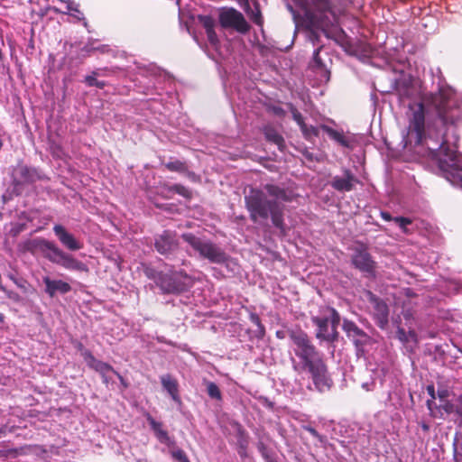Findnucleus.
I'll use <instances>...</instances> for the list:
<instances>
[{
  "instance_id": "f257e3e1",
  "label": "nucleus",
  "mask_w": 462,
  "mask_h": 462,
  "mask_svg": "<svg viewBox=\"0 0 462 462\" xmlns=\"http://www.w3.org/2000/svg\"><path fill=\"white\" fill-rule=\"evenodd\" d=\"M408 138L417 151L446 170L457 166V154L446 135L462 125V107L456 91L448 85L425 93L421 101L409 106Z\"/></svg>"
},
{
  "instance_id": "f03ea898",
  "label": "nucleus",
  "mask_w": 462,
  "mask_h": 462,
  "mask_svg": "<svg viewBox=\"0 0 462 462\" xmlns=\"http://www.w3.org/2000/svg\"><path fill=\"white\" fill-rule=\"evenodd\" d=\"M245 208L249 212L250 219L256 223L259 219L266 220L271 217L273 225L282 235L286 234L283 221V208L275 200L267 199L263 190L252 189L245 197Z\"/></svg>"
},
{
  "instance_id": "7ed1b4c3",
  "label": "nucleus",
  "mask_w": 462,
  "mask_h": 462,
  "mask_svg": "<svg viewBox=\"0 0 462 462\" xmlns=\"http://www.w3.org/2000/svg\"><path fill=\"white\" fill-rule=\"evenodd\" d=\"M290 338L292 342V350L297 357V360L292 359L296 371L304 372L322 360L306 333L300 330L291 331Z\"/></svg>"
},
{
  "instance_id": "20e7f679",
  "label": "nucleus",
  "mask_w": 462,
  "mask_h": 462,
  "mask_svg": "<svg viewBox=\"0 0 462 462\" xmlns=\"http://www.w3.org/2000/svg\"><path fill=\"white\" fill-rule=\"evenodd\" d=\"M145 275L154 280L156 284L165 293H180L191 288L194 280L183 273H162L149 266L144 267Z\"/></svg>"
},
{
  "instance_id": "39448f33",
  "label": "nucleus",
  "mask_w": 462,
  "mask_h": 462,
  "mask_svg": "<svg viewBox=\"0 0 462 462\" xmlns=\"http://www.w3.org/2000/svg\"><path fill=\"white\" fill-rule=\"evenodd\" d=\"M341 0H311V5L304 12L309 25L314 29L321 30L327 37V28L331 24L328 14L335 16L334 8Z\"/></svg>"
},
{
  "instance_id": "423d86ee",
  "label": "nucleus",
  "mask_w": 462,
  "mask_h": 462,
  "mask_svg": "<svg viewBox=\"0 0 462 462\" xmlns=\"http://www.w3.org/2000/svg\"><path fill=\"white\" fill-rule=\"evenodd\" d=\"M24 251L30 252L34 257H43L50 260L60 258L69 260L63 252L53 243L42 238H35L24 243Z\"/></svg>"
},
{
  "instance_id": "0eeeda50",
  "label": "nucleus",
  "mask_w": 462,
  "mask_h": 462,
  "mask_svg": "<svg viewBox=\"0 0 462 462\" xmlns=\"http://www.w3.org/2000/svg\"><path fill=\"white\" fill-rule=\"evenodd\" d=\"M200 256L208 260H224L222 250L215 244L208 240H202L191 233H185L181 236Z\"/></svg>"
},
{
  "instance_id": "6e6552de",
  "label": "nucleus",
  "mask_w": 462,
  "mask_h": 462,
  "mask_svg": "<svg viewBox=\"0 0 462 462\" xmlns=\"http://www.w3.org/2000/svg\"><path fill=\"white\" fill-rule=\"evenodd\" d=\"M218 20L223 28H232L242 34L247 33L251 29L243 14L233 7L222 8Z\"/></svg>"
},
{
  "instance_id": "1a4fd4ad",
  "label": "nucleus",
  "mask_w": 462,
  "mask_h": 462,
  "mask_svg": "<svg viewBox=\"0 0 462 462\" xmlns=\"http://www.w3.org/2000/svg\"><path fill=\"white\" fill-rule=\"evenodd\" d=\"M314 324L318 327L317 337L327 341H334L337 338V327L339 323V316L335 310H330L329 317H314Z\"/></svg>"
},
{
  "instance_id": "9d476101",
  "label": "nucleus",
  "mask_w": 462,
  "mask_h": 462,
  "mask_svg": "<svg viewBox=\"0 0 462 462\" xmlns=\"http://www.w3.org/2000/svg\"><path fill=\"white\" fill-rule=\"evenodd\" d=\"M84 359L90 368L96 370L101 374L105 383H109V382L112 380V374H116L124 383L123 377L118 373H116L111 365L96 359L89 352L87 351L84 353Z\"/></svg>"
},
{
  "instance_id": "9b49d317",
  "label": "nucleus",
  "mask_w": 462,
  "mask_h": 462,
  "mask_svg": "<svg viewBox=\"0 0 462 462\" xmlns=\"http://www.w3.org/2000/svg\"><path fill=\"white\" fill-rule=\"evenodd\" d=\"M306 371L311 374L313 383L319 392H324L330 388L332 381L328 375L326 365L322 360Z\"/></svg>"
},
{
  "instance_id": "f8f14e48",
  "label": "nucleus",
  "mask_w": 462,
  "mask_h": 462,
  "mask_svg": "<svg viewBox=\"0 0 462 462\" xmlns=\"http://www.w3.org/2000/svg\"><path fill=\"white\" fill-rule=\"evenodd\" d=\"M369 301L372 305V312L376 320L377 325L381 328H384L388 324L389 310L385 302L380 300L373 293L368 291L366 293Z\"/></svg>"
},
{
  "instance_id": "ddd939ff",
  "label": "nucleus",
  "mask_w": 462,
  "mask_h": 462,
  "mask_svg": "<svg viewBox=\"0 0 462 462\" xmlns=\"http://www.w3.org/2000/svg\"><path fill=\"white\" fill-rule=\"evenodd\" d=\"M359 183L358 179L351 172L350 170H344V176L333 177L330 185L340 192H348L354 189L355 185Z\"/></svg>"
},
{
  "instance_id": "4468645a",
  "label": "nucleus",
  "mask_w": 462,
  "mask_h": 462,
  "mask_svg": "<svg viewBox=\"0 0 462 462\" xmlns=\"http://www.w3.org/2000/svg\"><path fill=\"white\" fill-rule=\"evenodd\" d=\"M263 189L273 198L272 200H275L278 204L279 202H291L297 198L291 189L282 188L275 184H265Z\"/></svg>"
},
{
  "instance_id": "2eb2a0df",
  "label": "nucleus",
  "mask_w": 462,
  "mask_h": 462,
  "mask_svg": "<svg viewBox=\"0 0 462 462\" xmlns=\"http://www.w3.org/2000/svg\"><path fill=\"white\" fill-rule=\"evenodd\" d=\"M154 246L162 254L174 251L178 247L176 234L170 230L163 231L162 234L156 238Z\"/></svg>"
},
{
  "instance_id": "dca6fc26",
  "label": "nucleus",
  "mask_w": 462,
  "mask_h": 462,
  "mask_svg": "<svg viewBox=\"0 0 462 462\" xmlns=\"http://www.w3.org/2000/svg\"><path fill=\"white\" fill-rule=\"evenodd\" d=\"M53 232L60 242L69 250L77 251L82 247L80 241L76 239L72 234L69 233L63 226L55 225L53 226Z\"/></svg>"
},
{
  "instance_id": "f3484780",
  "label": "nucleus",
  "mask_w": 462,
  "mask_h": 462,
  "mask_svg": "<svg viewBox=\"0 0 462 462\" xmlns=\"http://www.w3.org/2000/svg\"><path fill=\"white\" fill-rule=\"evenodd\" d=\"M42 281L45 284V292L51 298H53L58 294H65L71 290V286L62 280L51 279L49 276H44Z\"/></svg>"
},
{
  "instance_id": "a211bd4d",
  "label": "nucleus",
  "mask_w": 462,
  "mask_h": 462,
  "mask_svg": "<svg viewBox=\"0 0 462 462\" xmlns=\"http://www.w3.org/2000/svg\"><path fill=\"white\" fill-rule=\"evenodd\" d=\"M343 328L346 331L347 337L358 348L365 344L368 340V336L352 321L346 320L343 324Z\"/></svg>"
},
{
  "instance_id": "6ab92c4d",
  "label": "nucleus",
  "mask_w": 462,
  "mask_h": 462,
  "mask_svg": "<svg viewBox=\"0 0 462 462\" xmlns=\"http://www.w3.org/2000/svg\"><path fill=\"white\" fill-rule=\"evenodd\" d=\"M18 171L21 179L25 183H34L37 180H48V178L36 168L23 165L19 167Z\"/></svg>"
},
{
  "instance_id": "aec40b11",
  "label": "nucleus",
  "mask_w": 462,
  "mask_h": 462,
  "mask_svg": "<svg viewBox=\"0 0 462 462\" xmlns=\"http://www.w3.org/2000/svg\"><path fill=\"white\" fill-rule=\"evenodd\" d=\"M161 383L163 389L169 393L171 399L180 404L181 401L179 395V384L177 380L171 374H163L161 376Z\"/></svg>"
},
{
  "instance_id": "412c9836",
  "label": "nucleus",
  "mask_w": 462,
  "mask_h": 462,
  "mask_svg": "<svg viewBox=\"0 0 462 462\" xmlns=\"http://www.w3.org/2000/svg\"><path fill=\"white\" fill-rule=\"evenodd\" d=\"M147 420L157 439L161 443L168 447L174 446V440L168 435L167 431L162 429V424L161 422L156 421L152 416H148Z\"/></svg>"
},
{
  "instance_id": "4be33fe9",
  "label": "nucleus",
  "mask_w": 462,
  "mask_h": 462,
  "mask_svg": "<svg viewBox=\"0 0 462 462\" xmlns=\"http://www.w3.org/2000/svg\"><path fill=\"white\" fill-rule=\"evenodd\" d=\"M263 133L265 139L278 146L281 152H283L286 148L285 140L283 136L273 125H265L263 128Z\"/></svg>"
},
{
  "instance_id": "5701e85b",
  "label": "nucleus",
  "mask_w": 462,
  "mask_h": 462,
  "mask_svg": "<svg viewBox=\"0 0 462 462\" xmlns=\"http://www.w3.org/2000/svg\"><path fill=\"white\" fill-rule=\"evenodd\" d=\"M49 0H29V3L32 5L31 14L32 18L37 15L40 19H42L48 14L50 10H53L55 13H60L57 7H51L48 4Z\"/></svg>"
},
{
  "instance_id": "b1692460",
  "label": "nucleus",
  "mask_w": 462,
  "mask_h": 462,
  "mask_svg": "<svg viewBox=\"0 0 462 462\" xmlns=\"http://www.w3.org/2000/svg\"><path fill=\"white\" fill-rule=\"evenodd\" d=\"M320 128L334 141L338 143L341 146L352 148L351 142L343 133L338 132L327 125H320Z\"/></svg>"
},
{
  "instance_id": "393cba45",
  "label": "nucleus",
  "mask_w": 462,
  "mask_h": 462,
  "mask_svg": "<svg viewBox=\"0 0 462 462\" xmlns=\"http://www.w3.org/2000/svg\"><path fill=\"white\" fill-rule=\"evenodd\" d=\"M164 166L170 171L187 174L190 179L195 177V173L189 171V166L186 162L175 160L165 163Z\"/></svg>"
},
{
  "instance_id": "a878e982",
  "label": "nucleus",
  "mask_w": 462,
  "mask_h": 462,
  "mask_svg": "<svg viewBox=\"0 0 462 462\" xmlns=\"http://www.w3.org/2000/svg\"><path fill=\"white\" fill-rule=\"evenodd\" d=\"M441 408L448 414H456L462 418V394L451 402H446Z\"/></svg>"
},
{
  "instance_id": "bb28decb",
  "label": "nucleus",
  "mask_w": 462,
  "mask_h": 462,
  "mask_svg": "<svg viewBox=\"0 0 462 462\" xmlns=\"http://www.w3.org/2000/svg\"><path fill=\"white\" fill-rule=\"evenodd\" d=\"M397 337L402 343L411 347L418 344L417 334L412 330L406 332L403 328H399L397 330Z\"/></svg>"
},
{
  "instance_id": "cd10ccee",
  "label": "nucleus",
  "mask_w": 462,
  "mask_h": 462,
  "mask_svg": "<svg viewBox=\"0 0 462 462\" xmlns=\"http://www.w3.org/2000/svg\"><path fill=\"white\" fill-rule=\"evenodd\" d=\"M403 295L406 297L407 300H403L402 302V314L406 319H410L412 316V313L410 309V305L411 303L417 304V301L414 300L417 296L413 292V291L410 288H406L403 290Z\"/></svg>"
},
{
  "instance_id": "c85d7f7f",
  "label": "nucleus",
  "mask_w": 462,
  "mask_h": 462,
  "mask_svg": "<svg viewBox=\"0 0 462 462\" xmlns=\"http://www.w3.org/2000/svg\"><path fill=\"white\" fill-rule=\"evenodd\" d=\"M243 9L254 23L258 26H262L263 24V18L260 10V5L257 2L254 3V9H252L250 5L249 8Z\"/></svg>"
},
{
  "instance_id": "c756f323",
  "label": "nucleus",
  "mask_w": 462,
  "mask_h": 462,
  "mask_svg": "<svg viewBox=\"0 0 462 462\" xmlns=\"http://www.w3.org/2000/svg\"><path fill=\"white\" fill-rule=\"evenodd\" d=\"M165 189L170 192L179 194L188 200L192 199V191L182 184L165 185Z\"/></svg>"
},
{
  "instance_id": "7c9ffc66",
  "label": "nucleus",
  "mask_w": 462,
  "mask_h": 462,
  "mask_svg": "<svg viewBox=\"0 0 462 462\" xmlns=\"http://www.w3.org/2000/svg\"><path fill=\"white\" fill-rule=\"evenodd\" d=\"M301 133L306 139H311L313 136L318 137L319 134V129L313 125H308L304 123L300 127Z\"/></svg>"
},
{
  "instance_id": "2f4dec72",
  "label": "nucleus",
  "mask_w": 462,
  "mask_h": 462,
  "mask_svg": "<svg viewBox=\"0 0 462 462\" xmlns=\"http://www.w3.org/2000/svg\"><path fill=\"white\" fill-rule=\"evenodd\" d=\"M198 21L202 24L206 32L215 29L216 23L214 18L210 15L199 14L198 15Z\"/></svg>"
},
{
  "instance_id": "473e14b6",
  "label": "nucleus",
  "mask_w": 462,
  "mask_h": 462,
  "mask_svg": "<svg viewBox=\"0 0 462 462\" xmlns=\"http://www.w3.org/2000/svg\"><path fill=\"white\" fill-rule=\"evenodd\" d=\"M171 448L170 453L173 459L179 461V462H188L189 458L185 452L177 448L175 445L173 447H169Z\"/></svg>"
},
{
  "instance_id": "72a5a7b5",
  "label": "nucleus",
  "mask_w": 462,
  "mask_h": 462,
  "mask_svg": "<svg viewBox=\"0 0 462 462\" xmlns=\"http://www.w3.org/2000/svg\"><path fill=\"white\" fill-rule=\"evenodd\" d=\"M207 391L210 398L221 400L222 395L218 386L213 382L207 383Z\"/></svg>"
},
{
  "instance_id": "f704fd0d",
  "label": "nucleus",
  "mask_w": 462,
  "mask_h": 462,
  "mask_svg": "<svg viewBox=\"0 0 462 462\" xmlns=\"http://www.w3.org/2000/svg\"><path fill=\"white\" fill-rule=\"evenodd\" d=\"M97 72H92L91 75H88L85 78V83L89 87H97V88H104L106 83L104 81H99L96 79Z\"/></svg>"
},
{
  "instance_id": "c9c22d12",
  "label": "nucleus",
  "mask_w": 462,
  "mask_h": 462,
  "mask_svg": "<svg viewBox=\"0 0 462 462\" xmlns=\"http://www.w3.org/2000/svg\"><path fill=\"white\" fill-rule=\"evenodd\" d=\"M287 106L289 107L290 112L291 113L293 120L300 127L305 123L302 115L299 112V110L292 103H287Z\"/></svg>"
},
{
  "instance_id": "e433bc0d",
  "label": "nucleus",
  "mask_w": 462,
  "mask_h": 462,
  "mask_svg": "<svg viewBox=\"0 0 462 462\" xmlns=\"http://www.w3.org/2000/svg\"><path fill=\"white\" fill-rule=\"evenodd\" d=\"M394 222L404 233H407V226L411 225L412 223V220L409 217H394Z\"/></svg>"
},
{
  "instance_id": "4c0bfd02",
  "label": "nucleus",
  "mask_w": 462,
  "mask_h": 462,
  "mask_svg": "<svg viewBox=\"0 0 462 462\" xmlns=\"http://www.w3.org/2000/svg\"><path fill=\"white\" fill-rule=\"evenodd\" d=\"M62 265L67 269H76L86 271L87 267L83 262H61Z\"/></svg>"
},
{
  "instance_id": "58836bf2",
  "label": "nucleus",
  "mask_w": 462,
  "mask_h": 462,
  "mask_svg": "<svg viewBox=\"0 0 462 462\" xmlns=\"http://www.w3.org/2000/svg\"><path fill=\"white\" fill-rule=\"evenodd\" d=\"M206 33H207L208 41L209 42V43L212 46L217 47L219 44V40L215 32V29H213L211 31H208V32H206Z\"/></svg>"
},
{
  "instance_id": "ea45409f",
  "label": "nucleus",
  "mask_w": 462,
  "mask_h": 462,
  "mask_svg": "<svg viewBox=\"0 0 462 462\" xmlns=\"http://www.w3.org/2000/svg\"><path fill=\"white\" fill-rule=\"evenodd\" d=\"M462 291V286L457 282H449L448 283L447 293H455Z\"/></svg>"
},
{
  "instance_id": "a19ab883",
  "label": "nucleus",
  "mask_w": 462,
  "mask_h": 462,
  "mask_svg": "<svg viewBox=\"0 0 462 462\" xmlns=\"http://www.w3.org/2000/svg\"><path fill=\"white\" fill-rule=\"evenodd\" d=\"M321 48H322L321 46L319 47L318 49L315 50V51L313 53V60L316 63V65L319 68L324 66L323 61H322L321 58L319 57V52H320Z\"/></svg>"
},
{
  "instance_id": "79ce46f5",
  "label": "nucleus",
  "mask_w": 462,
  "mask_h": 462,
  "mask_svg": "<svg viewBox=\"0 0 462 462\" xmlns=\"http://www.w3.org/2000/svg\"><path fill=\"white\" fill-rule=\"evenodd\" d=\"M272 111L278 116H284L286 115L285 110L281 106H273Z\"/></svg>"
},
{
  "instance_id": "37998d69",
  "label": "nucleus",
  "mask_w": 462,
  "mask_h": 462,
  "mask_svg": "<svg viewBox=\"0 0 462 462\" xmlns=\"http://www.w3.org/2000/svg\"><path fill=\"white\" fill-rule=\"evenodd\" d=\"M381 217L385 221H394V217H393L392 215L387 211H382Z\"/></svg>"
},
{
  "instance_id": "c03bdc74",
  "label": "nucleus",
  "mask_w": 462,
  "mask_h": 462,
  "mask_svg": "<svg viewBox=\"0 0 462 462\" xmlns=\"http://www.w3.org/2000/svg\"><path fill=\"white\" fill-rule=\"evenodd\" d=\"M251 319H252V321L257 325L262 330H263V328L261 327V324H260V319L259 318L256 316V315H252L251 316Z\"/></svg>"
},
{
  "instance_id": "a18cd8bd",
  "label": "nucleus",
  "mask_w": 462,
  "mask_h": 462,
  "mask_svg": "<svg viewBox=\"0 0 462 462\" xmlns=\"http://www.w3.org/2000/svg\"><path fill=\"white\" fill-rule=\"evenodd\" d=\"M307 430H308V431H309L312 436H314V437H316V438H319V435L318 431H317L315 429H313V428H311V427H309V428H307Z\"/></svg>"
},
{
  "instance_id": "49530a36",
  "label": "nucleus",
  "mask_w": 462,
  "mask_h": 462,
  "mask_svg": "<svg viewBox=\"0 0 462 462\" xmlns=\"http://www.w3.org/2000/svg\"><path fill=\"white\" fill-rule=\"evenodd\" d=\"M356 265V267L357 268H360L362 269L363 268V265H365V263H367L368 262H362V261H359V262H353Z\"/></svg>"
},
{
  "instance_id": "de8ad7c7",
  "label": "nucleus",
  "mask_w": 462,
  "mask_h": 462,
  "mask_svg": "<svg viewBox=\"0 0 462 462\" xmlns=\"http://www.w3.org/2000/svg\"><path fill=\"white\" fill-rule=\"evenodd\" d=\"M420 426L426 432L430 430V426L426 422H420Z\"/></svg>"
},
{
  "instance_id": "09e8293b",
  "label": "nucleus",
  "mask_w": 462,
  "mask_h": 462,
  "mask_svg": "<svg viewBox=\"0 0 462 462\" xmlns=\"http://www.w3.org/2000/svg\"><path fill=\"white\" fill-rule=\"evenodd\" d=\"M303 154L306 157V159H308L310 161H313L314 160L313 154L311 152H306Z\"/></svg>"
},
{
  "instance_id": "8fccbe9b",
  "label": "nucleus",
  "mask_w": 462,
  "mask_h": 462,
  "mask_svg": "<svg viewBox=\"0 0 462 462\" xmlns=\"http://www.w3.org/2000/svg\"><path fill=\"white\" fill-rule=\"evenodd\" d=\"M457 180L462 188V170L457 172Z\"/></svg>"
},
{
  "instance_id": "3c124183",
  "label": "nucleus",
  "mask_w": 462,
  "mask_h": 462,
  "mask_svg": "<svg viewBox=\"0 0 462 462\" xmlns=\"http://www.w3.org/2000/svg\"><path fill=\"white\" fill-rule=\"evenodd\" d=\"M428 391H429V393H433V392H434V387H433V386H429V387H428Z\"/></svg>"
},
{
  "instance_id": "603ef678",
  "label": "nucleus",
  "mask_w": 462,
  "mask_h": 462,
  "mask_svg": "<svg viewBox=\"0 0 462 462\" xmlns=\"http://www.w3.org/2000/svg\"><path fill=\"white\" fill-rule=\"evenodd\" d=\"M276 335H277V337H278L279 338H282V337H283V336H282V332H280V331H277Z\"/></svg>"
},
{
  "instance_id": "864d4df0",
  "label": "nucleus",
  "mask_w": 462,
  "mask_h": 462,
  "mask_svg": "<svg viewBox=\"0 0 462 462\" xmlns=\"http://www.w3.org/2000/svg\"><path fill=\"white\" fill-rule=\"evenodd\" d=\"M3 144H4V143H3V141H2V139H0V150H1V149H2V147H3Z\"/></svg>"
},
{
  "instance_id": "5fc2aeb1",
  "label": "nucleus",
  "mask_w": 462,
  "mask_h": 462,
  "mask_svg": "<svg viewBox=\"0 0 462 462\" xmlns=\"http://www.w3.org/2000/svg\"><path fill=\"white\" fill-rule=\"evenodd\" d=\"M363 387H364V388H366V389L368 390V388H367V383H364V384H363Z\"/></svg>"
},
{
  "instance_id": "6e6d98bb",
  "label": "nucleus",
  "mask_w": 462,
  "mask_h": 462,
  "mask_svg": "<svg viewBox=\"0 0 462 462\" xmlns=\"http://www.w3.org/2000/svg\"><path fill=\"white\" fill-rule=\"evenodd\" d=\"M219 263H226V262H224V261H221V262H218Z\"/></svg>"
},
{
  "instance_id": "4d7b16f0",
  "label": "nucleus",
  "mask_w": 462,
  "mask_h": 462,
  "mask_svg": "<svg viewBox=\"0 0 462 462\" xmlns=\"http://www.w3.org/2000/svg\"><path fill=\"white\" fill-rule=\"evenodd\" d=\"M188 462H189V460Z\"/></svg>"
}]
</instances>
